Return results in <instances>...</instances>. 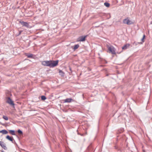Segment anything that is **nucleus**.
<instances>
[{"label": "nucleus", "instance_id": "obj_16", "mask_svg": "<svg viewBox=\"0 0 152 152\" xmlns=\"http://www.w3.org/2000/svg\"><path fill=\"white\" fill-rule=\"evenodd\" d=\"M18 134H23V132H22L20 130V129H19L18 130Z\"/></svg>", "mask_w": 152, "mask_h": 152}, {"label": "nucleus", "instance_id": "obj_14", "mask_svg": "<svg viewBox=\"0 0 152 152\" xmlns=\"http://www.w3.org/2000/svg\"><path fill=\"white\" fill-rule=\"evenodd\" d=\"M104 5L107 7H109L110 6V4L107 2H105L104 4Z\"/></svg>", "mask_w": 152, "mask_h": 152}, {"label": "nucleus", "instance_id": "obj_2", "mask_svg": "<svg viewBox=\"0 0 152 152\" xmlns=\"http://www.w3.org/2000/svg\"><path fill=\"white\" fill-rule=\"evenodd\" d=\"M107 47L108 50L109 51V52L111 53L112 54H115V48L113 46L107 45Z\"/></svg>", "mask_w": 152, "mask_h": 152}, {"label": "nucleus", "instance_id": "obj_15", "mask_svg": "<svg viewBox=\"0 0 152 152\" xmlns=\"http://www.w3.org/2000/svg\"><path fill=\"white\" fill-rule=\"evenodd\" d=\"M33 55L32 54H28L26 56L28 58H32L33 56Z\"/></svg>", "mask_w": 152, "mask_h": 152}, {"label": "nucleus", "instance_id": "obj_9", "mask_svg": "<svg viewBox=\"0 0 152 152\" xmlns=\"http://www.w3.org/2000/svg\"><path fill=\"white\" fill-rule=\"evenodd\" d=\"M129 46L130 45L129 44H127L122 47V49L124 50H126L129 47Z\"/></svg>", "mask_w": 152, "mask_h": 152}, {"label": "nucleus", "instance_id": "obj_21", "mask_svg": "<svg viewBox=\"0 0 152 152\" xmlns=\"http://www.w3.org/2000/svg\"><path fill=\"white\" fill-rule=\"evenodd\" d=\"M74 50H75L76 49V45H74Z\"/></svg>", "mask_w": 152, "mask_h": 152}, {"label": "nucleus", "instance_id": "obj_18", "mask_svg": "<svg viewBox=\"0 0 152 152\" xmlns=\"http://www.w3.org/2000/svg\"><path fill=\"white\" fill-rule=\"evenodd\" d=\"M3 118L6 120H8V118L7 116L4 115L3 117Z\"/></svg>", "mask_w": 152, "mask_h": 152}, {"label": "nucleus", "instance_id": "obj_22", "mask_svg": "<svg viewBox=\"0 0 152 152\" xmlns=\"http://www.w3.org/2000/svg\"><path fill=\"white\" fill-rule=\"evenodd\" d=\"M79 46L77 44V48L79 47Z\"/></svg>", "mask_w": 152, "mask_h": 152}, {"label": "nucleus", "instance_id": "obj_6", "mask_svg": "<svg viewBox=\"0 0 152 152\" xmlns=\"http://www.w3.org/2000/svg\"><path fill=\"white\" fill-rule=\"evenodd\" d=\"M19 22L23 26H24L26 27H28V24L26 22H25L23 21H20Z\"/></svg>", "mask_w": 152, "mask_h": 152}, {"label": "nucleus", "instance_id": "obj_12", "mask_svg": "<svg viewBox=\"0 0 152 152\" xmlns=\"http://www.w3.org/2000/svg\"><path fill=\"white\" fill-rule=\"evenodd\" d=\"M9 133L12 135H15V131L13 130H10Z\"/></svg>", "mask_w": 152, "mask_h": 152}, {"label": "nucleus", "instance_id": "obj_10", "mask_svg": "<svg viewBox=\"0 0 152 152\" xmlns=\"http://www.w3.org/2000/svg\"><path fill=\"white\" fill-rule=\"evenodd\" d=\"M6 138L10 140V141H11L12 142L13 140V137H10L9 136L7 135L6 137Z\"/></svg>", "mask_w": 152, "mask_h": 152}, {"label": "nucleus", "instance_id": "obj_5", "mask_svg": "<svg viewBox=\"0 0 152 152\" xmlns=\"http://www.w3.org/2000/svg\"><path fill=\"white\" fill-rule=\"evenodd\" d=\"M7 102L10 104L12 106H14L15 104L14 103L13 101L9 97L7 98Z\"/></svg>", "mask_w": 152, "mask_h": 152}, {"label": "nucleus", "instance_id": "obj_17", "mask_svg": "<svg viewBox=\"0 0 152 152\" xmlns=\"http://www.w3.org/2000/svg\"><path fill=\"white\" fill-rule=\"evenodd\" d=\"M46 99V98L44 96H41V99L42 100H45Z\"/></svg>", "mask_w": 152, "mask_h": 152}, {"label": "nucleus", "instance_id": "obj_19", "mask_svg": "<svg viewBox=\"0 0 152 152\" xmlns=\"http://www.w3.org/2000/svg\"><path fill=\"white\" fill-rule=\"evenodd\" d=\"M145 37V35H143L142 38L141 39V41H142V42H144V40Z\"/></svg>", "mask_w": 152, "mask_h": 152}, {"label": "nucleus", "instance_id": "obj_1", "mask_svg": "<svg viewBox=\"0 0 152 152\" xmlns=\"http://www.w3.org/2000/svg\"><path fill=\"white\" fill-rule=\"evenodd\" d=\"M58 60L46 61H42V64L45 66L53 68L56 66L58 65Z\"/></svg>", "mask_w": 152, "mask_h": 152}, {"label": "nucleus", "instance_id": "obj_3", "mask_svg": "<svg viewBox=\"0 0 152 152\" xmlns=\"http://www.w3.org/2000/svg\"><path fill=\"white\" fill-rule=\"evenodd\" d=\"M123 22L124 24H127L128 25L132 24L133 23V22L130 20L128 18L124 19L123 20Z\"/></svg>", "mask_w": 152, "mask_h": 152}, {"label": "nucleus", "instance_id": "obj_20", "mask_svg": "<svg viewBox=\"0 0 152 152\" xmlns=\"http://www.w3.org/2000/svg\"><path fill=\"white\" fill-rule=\"evenodd\" d=\"M22 31H19V34L17 35V36H18L19 35H20V34H21V32H22Z\"/></svg>", "mask_w": 152, "mask_h": 152}, {"label": "nucleus", "instance_id": "obj_11", "mask_svg": "<svg viewBox=\"0 0 152 152\" xmlns=\"http://www.w3.org/2000/svg\"><path fill=\"white\" fill-rule=\"evenodd\" d=\"M0 132L2 133L3 134H6L8 133V132L5 130H3L0 131Z\"/></svg>", "mask_w": 152, "mask_h": 152}, {"label": "nucleus", "instance_id": "obj_13", "mask_svg": "<svg viewBox=\"0 0 152 152\" xmlns=\"http://www.w3.org/2000/svg\"><path fill=\"white\" fill-rule=\"evenodd\" d=\"M59 72L60 75H61V76L63 77L64 76V73L61 70H60L59 71Z\"/></svg>", "mask_w": 152, "mask_h": 152}, {"label": "nucleus", "instance_id": "obj_8", "mask_svg": "<svg viewBox=\"0 0 152 152\" xmlns=\"http://www.w3.org/2000/svg\"><path fill=\"white\" fill-rule=\"evenodd\" d=\"M73 100V99L71 98H67L66 99L63 100L64 102L65 103L67 102L69 103L72 102Z\"/></svg>", "mask_w": 152, "mask_h": 152}, {"label": "nucleus", "instance_id": "obj_7", "mask_svg": "<svg viewBox=\"0 0 152 152\" xmlns=\"http://www.w3.org/2000/svg\"><path fill=\"white\" fill-rule=\"evenodd\" d=\"M0 145L4 150L7 149V148L3 142L0 141Z\"/></svg>", "mask_w": 152, "mask_h": 152}, {"label": "nucleus", "instance_id": "obj_4", "mask_svg": "<svg viewBox=\"0 0 152 152\" xmlns=\"http://www.w3.org/2000/svg\"><path fill=\"white\" fill-rule=\"evenodd\" d=\"M86 37V36L80 37L77 39V42L84 41Z\"/></svg>", "mask_w": 152, "mask_h": 152}]
</instances>
